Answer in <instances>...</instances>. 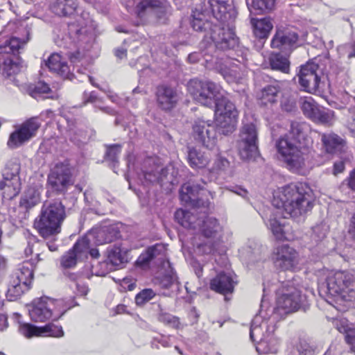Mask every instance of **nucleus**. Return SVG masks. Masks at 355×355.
I'll return each mask as SVG.
<instances>
[{
	"mask_svg": "<svg viewBox=\"0 0 355 355\" xmlns=\"http://www.w3.org/2000/svg\"><path fill=\"white\" fill-rule=\"evenodd\" d=\"M257 140L258 133L256 125L252 123L243 124L237 143L241 159L250 160L256 157L258 155Z\"/></svg>",
	"mask_w": 355,
	"mask_h": 355,
	"instance_id": "nucleus-12",
	"label": "nucleus"
},
{
	"mask_svg": "<svg viewBox=\"0 0 355 355\" xmlns=\"http://www.w3.org/2000/svg\"><path fill=\"white\" fill-rule=\"evenodd\" d=\"M24 42H21L19 38L13 37L6 41L3 45L0 46V56L15 58L19 49L24 44Z\"/></svg>",
	"mask_w": 355,
	"mask_h": 355,
	"instance_id": "nucleus-41",
	"label": "nucleus"
},
{
	"mask_svg": "<svg viewBox=\"0 0 355 355\" xmlns=\"http://www.w3.org/2000/svg\"><path fill=\"white\" fill-rule=\"evenodd\" d=\"M211 17L217 25L234 24L237 15L233 0H209Z\"/></svg>",
	"mask_w": 355,
	"mask_h": 355,
	"instance_id": "nucleus-15",
	"label": "nucleus"
},
{
	"mask_svg": "<svg viewBox=\"0 0 355 355\" xmlns=\"http://www.w3.org/2000/svg\"><path fill=\"white\" fill-rule=\"evenodd\" d=\"M188 161L192 168H201L208 164L210 157L201 150L192 148L188 151Z\"/></svg>",
	"mask_w": 355,
	"mask_h": 355,
	"instance_id": "nucleus-36",
	"label": "nucleus"
},
{
	"mask_svg": "<svg viewBox=\"0 0 355 355\" xmlns=\"http://www.w3.org/2000/svg\"><path fill=\"white\" fill-rule=\"evenodd\" d=\"M348 186L353 191H355V169L349 174L348 178Z\"/></svg>",
	"mask_w": 355,
	"mask_h": 355,
	"instance_id": "nucleus-64",
	"label": "nucleus"
},
{
	"mask_svg": "<svg viewBox=\"0 0 355 355\" xmlns=\"http://www.w3.org/2000/svg\"><path fill=\"white\" fill-rule=\"evenodd\" d=\"M236 277L234 272H220L210 283L211 290L221 294L231 293L236 284Z\"/></svg>",
	"mask_w": 355,
	"mask_h": 355,
	"instance_id": "nucleus-26",
	"label": "nucleus"
},
{
	"mask_svg": "<svg viewBox=\"0 0 355 355\" xmlns=\"http://www.w3.org/2000/svg\"><path fill=\"white\" fill-rule=\"evenodd\" d=\"M301 108L304 114L309 118L312 119L318 110V105L311 97H304L300 99Z\"/></svg>",
	"mask_w": 355,
	"mask_h": 355,
	"instance_id": "nucleus-49",
	"label": "nucleus"
},
{
	"mask_svg": "<svg viewBox=\"0 0 355 355\" xmlns=\"http://www.w3.org/2000/svg\"><path fill=\"white\" fill-rule=\"evenodd\" d=\"M191 24L193 30L198 32L205 33V37L200 45L201 48L205 45L206 42H209L208 38L210 32L214 29V26L217 25L211 15L207 16L205 13L193 11Z\"/></svg>",
	"mask_w": 355,
	"mask_h": 355,
	"instance_id": "nucleus-23",
	"label": "nucleus"
},
{
	"mask_svg": "<svg viewBox=\"0 0 355 355\" xmlns=\"http://www.w3.org/2000/svg\"><path fill=\"white\" fill-rule=\"evenodd\" d=\"M272 204L277 208L283 209L284 218H297L312 209V191L304 183L288 185L279 189L274 194Z\"/></svg>",
	"mask_w": 355,
	"mask_h": 355,
	"instance_id": "nucleus-1",
	"label": "nucleus"
},
{
	"mask_svg": "<svg viewBox=\"0 0 355 355\" xmlns=\"http://www.w3.org/2000/svg\"><path fill=\"white\" fill-rule=\"evenodd\" d=\"M275 330L274 321L264 320L261 315H256L252 321L250 331V339L257 342V350L263 353H275L277 339L272 336Z\"/></svg>",
	"mask_w": 355,
	"mask_h": 355,
	"instance_id": "nucleus-7",
	"label": "nucleus"
},
{
	"mask_svg": "<svg viewBox=\"0 0 355 355\" xmlns=\"http://www.w3.org/2000/svg\"><path fill=\"white\" fill-rule=\"evenodd\" d=\"M121 152V146L118 144H114L110 146L106 153L107 157L112 161L116 162L117 157Z\"/></svg>",
	"mask_w": 355,
	"mask_h": 355,
	"instance_id": "nucleus-57",
	"label": "nucleus"
},
{
	"mask_svg": "<svg viewBox=\"0 0 355 355\" xmlns=\"http://www.w3.org/2000/svg\"><path fill=\"white\" fill-rule=\"evenodd\" d=\"M85 21H83L82 19L78 20V25L80 26L76 30V34L80 40H83L85 36L92 38L94 29L93 21L89 19L87 13H84L82 17Z\"/></svg>",
	"mask_w": 355,
	"mask_h": 355,
	"instance_id": "nucleus-45",
	"label": "nucleus"
},
{
	"mask_svg": "<svg viewBox=\"0 0 355 355\" xmlns=\"http://www.w3.org/2000/svg\"><path fill=\"white\" fill-rule=\"evenodd\" d=\"M158 320L159 322H163L164 324L173 328H181V324L179 321V318L168 313L162 311L158 315Z\"/></svg>",
	"mask_w": 355,
	"mask_h": 355,
	"instance_id": "nucleus-52",
	"label": "nucleus"
},
{
	"mask_svg": "<svg viewBox=\"0 0 355 355\" xmlns=\"http://www.w3.org/2000/svg\"><path fill=\"white\" fill-rule=\"evenodd\" d=\"M313 232L318 239H322L326 236L327 228L325 225H318L313 228Z\"/></svg>",
	"mask_w": 355,
	"mask_h": 355,
	"instance_id": "nucleus-60",
	"label": "nucleus"
},
{
	"mask_svg": "<svg viewBox=\"0 0 355 355\" xmlns=\"http://www.w3.org/2000/svg\"><path fill=\"white\" fill-rule=\"evenodd\" d=\"M208 196H211V192L198 184L187 182L181 187V199L196 207H207L209 203Z\"/></svg>",
	"mask_w": 355,
	"mask_h": 355,
	"instance_id": "nucleus-19",
	"label": "nucleus"
},
{
	"mask_svg": "<svg viewBox=\"0 0 355 355\" xmlns=\"http://www.w3.org/2000/svg\"><path fill=\"white\" fill-rule=\"evenodd\" d=\"M333 324L339 332L343 334H346L348 330L352 328L345 318L334 320Z\"/></svg>",
	"mask_w": 355,
	"mask_h": 355,
	"instance_id": "nucleus-56",
	"label": "nucleus"
},
{
	"mask_svg": "<svg viewBox=\"0 0 355 355\" xmlns=\"http://www.w3.org/2000/svg\"><path fill=\"white\" fill-rule=\"evenodd\" d=\"M108 259L113 265L119 266L127 261L126 252L114 245L108 250Z\"/></svg>",
	"mask_w": 355,
	"mask_h": 355,
	"instance_id": "nucleus-48",
	"label": "nucleus"
},
{
	"mask_svg": "<svg viewBox=\"0 0 355 355\" xmlns=\"http://www.w3.org/2000/svg\"><path fill=\"white\" fill-rule=\"evenodd\" d=\"M71 183V169L67 164H57L51 169L48 177V184L52 190L64 192Z\"/></svg>",
	"mask_w": 355,
	"mask_h": 355,
	"instance_id": "nucleus-20",
	"label": "nucleus"
},
{
	"mask_svg": "<svg viewBox=\"0 0 355 355\" xmlns=\"http://www.w3.org/2000/svg\"><path fill=\"white\" fill-rule=\"evenodd\" d=\"M244 65L236 60H227L220 67V73L228 82H237L244 75Z\"/></svg>",
	"mask_w": 355,
	"mask_h": 355,
	"instance_id": "nucleus-28",
	"label": "nucleus"
},
{
	"mask_svg": "<svg viewBox=\"0 0 355 355\" xmlns=\"http://www.w3.org/2000/svg\"><path fill=\"white\" fill-rule=\"evenodd\" d=\"M76 286L78 293L80 295H86L87 294L88 291H89L88 287L82 281L78 280V282H76Z\"/></svg>",
	"mask_w": 355,
	"mask_h": 355,
	"instance_id": "nucleus-62",
	"label": "nucleus"
},
{
	"mask_svg": "<svg viewBox=\"0 0 355 355\" xmlns=\"http://www.w3.org/2000/svg\"><path fill=\"white\" fill-rule=\"evenodd\" d=\"M327 293L336 302L355 300V277L348 271L330 272L326 279Z\"/></svg>",
	"mask_w": 355,
	"mask_h": 355,
	"instance_id": "nucleus-5",
	"label": "nucleus"
},
{
	"mask_svg": "<svg viewBox=\"0 0 355 355\" xmlns=\"http://www.w3.org/2000/svg\"><path fill=\"white\" fill-rule=\"evenodd\" d=\"M46 65L51 71L67 78L69 77L70 69L66 59L58 53L51 54L46 61Z\"/></svg>",
	"mask_w": 355,
	"mask_h": 355,
	"instance_id": "nucleus-29",
	"label": "nucleus"
},
{
	"mask_svg": "<svg viewBox=\"0 0 355 355\" xmlns=\"http://www.w3.org/2000/svg\"><path fill=\"white\" fill-rule=\"evenodd\" d=\"M197 230L200 234L192 239L195 252L199 254H209L215 252L223 232V227L217 219L213 217L200 218V223L198 225Z\"/></svg>",
	"mask_w": 355,
	"mask_h": 355,
	"instance_id": "nucleus-4",
	"label": "nucleus"
},
{
	"mask_svg": "<svg viewBox=\"0 0 355 355\" xmlns=\"http://www.w3.org/2000/svg\"><path fill=\"white\" fill-rule=\"evenodd\" d=\"M192 137L194 140L208 149H213L217 143L215 126L204 120L198 119L193 125Z\"/></svg>",
	"mask_w": 355,
	"mask_h": 355,
	"instance_id": "nucleus-18",
	"label": "nucleus"
},
{
	"mask_svg": "<svg viewBox=\"0 0 355 355\" xmlns=\"http://www.w3.org/2000/svg\"><path fill=\"white\" fill-rule=\"evenodd\" d=\"M349 114L347 121L349 130L355 135V113L350 110H348Z\"/></svg>",
	"mask_w": 355,
	"mask_h": 355,
	"instance_id": "nucleus-61",
	"label": "nucleus"
},
{
	"mask_svg": "<svg viewBox=\"0 0 355 355\" xmlns=\"http://www.w3.org/2000/svg\"><path fill=\"white\" fill-rule=\"evenodd\" d=\"M275 0H251L248 3V9L251 14H263L273 9Z\"/></svg>",
	"mask_w": 355,
	"mask_h": 355,
	"instance_id": "nucleus-43",
	"label": "nucleus"
},
{
	"mask_svg": "<svg viewBox=\"0 0 355 355\" xmlns=\"http://www.w3.org/2000/svg\"><path fill=\"white\" fill-rule=\"evenodd\" d=\"M295 347L298 355H313L315 352L313 347L305 340H300Z\"/></svg>",
	"mask_w": 355,
	"mask_h": 355,
	"instance_id": "nucleus-55",
	"label": "nucleus"
},
{
	"mask_svg": "<svg viewBox=\"0 0 355 355\" xmlns=\"http://www.w3.org/2000/svg\"><path fill=\"white\" fill-rule=\"evenodd\" d=\"M322 141L327 151L330 153L341 151L345 146V140L334 133L323 134Z\"/></svg>",
	"mask_w": 355,
	"mask_h": 355,
	"instance_id": "nucleus-37",
	"label": "nucleus"
},
{
	"mask_svg": "<svg viewBox=\"0 0 355 355\" xmlns=\"http://www.w3.org/2000/svg\"><path fill=\"white\" fill-rule=\"evenodd\" d=\"M34 268L35 265L32 261H24L12 277L23 282L24 284L29 285L33 279Z\"/></svg>",
	"mask_w": 355,
	"mask_h": 355,
	"instance_id": "nucleus-35",
	"label": "nucleus"
},
{
	"mask_svg": "<svg viewBox=\"0 0 355 355\" xmlns=\"http://www.w3.org/2000/svg\"><path fill=\"white\" fill-rule=\"evenodd\" d=\"M210 32L208 41L204 48L205 55L210 53L215 49L220 51L233 49L239 45V38L234 31V24L215 25L214 29Z\"/></svg>",
	"mask_w": 355,
	"mask_h": 355,
	"instance_id": "nucleus-8",
	"label": "nucleus"
},
{
	"mask_svg": "<svg viewBox=\"0 0 355 355\" xmlns=\"http://www.w3.org/2000/svg\"><path fill=\"white\" fill-rule=\"evenodd\" d=\"M156 96L159 107L164 110H171L174 108L180 99L177 91L166 85L157 87Z\"/></svg>",
	"mask_w": 355,
	"mask_h": 355,
	"instance_id": "nucleus-25",
	"label": "nucleus"
},
{
	"mask_svg": "<svg viewBox=\"0 0 355 355\" xmlns=\"http://www.w3.org/2000/svg\"><path fill=\"white\" fill-rule=\"evenodd\" d=\"M345 169V164L343 161H338L334 164V175H336L338 173H342Z\"/></svg>",
	"mask_w": 355,
	"mask_h": 355,
	"instance_id": "nucleus-63",
	"label": "nucleus"
},
{
	"mask_svg": "<svg viewBox=\"0 0 355 355\" xmlns=\"http://www.w3.org/2000/svg\"><path fill=\"white\" fill-rule=\"evenodd\" d=\"M87 249V240H78L74 245L72 250L64 254L61 261V264L64 268H71L76 265L78 254L85 252Z\"/></svg>",
	"mask_w": 355,
	"mask_h": 355,
	"instance_id": "nucleus-31",
	"label": "nucleus"
},
{
	"mask_svg": "<svg viewBox=\"0 0 355 355\" xmlns=\"http://www.w3.org/2000/svg\"><path fill=\"white\" fill-rule=\"evenodd\" d=\"M187 90L196 103L208 107H212L221 96L220 87L210 81L192 79L187 84Z\"/></svg>",
	"mask_w": 355,
	"mask_h": 355,
	"instance_id": "nucleus-9",
	"label": "nucleus"
},
{
	"mask_svg": "<svg viewBox=\"0 0 355 355\" xmlns=\"http://www.w3.org/2000/svg\"><path fill=\"white\" fill-rule=\"evenodd\" d=\"M319 67L314 62H307L301 66L297 73L301 88L310 94L320 92V78L318 73Z\"/></svg>",
	"mask_w": 355,
	"mask_h": 355,
	"instance_id": "nucleus-16",
	"label": "nucleus"
},
{
	"mask_svg": "<svg viewBox=\"0 0 355 355\" xmlns=\"http://www.w3.org/2000/svg\"><path fill=\"white\" fill-rule=\"evenodd\" d=\"M214 119L216 126L224 135L234 131L239 112L234 103L222 96L214 103Z\"/></svg>",
	"mask_w": 355,
	"mask_h": 355,
	"instance_id": "nucleus-10",
	"label": "nucleus"
},
{
	"mask_svg": "<svg viewBox=\"0 0 355 355\" xmlns=\"http://www.w3.org/2000/svg\"><path fill=\"white\" fill-rule=\"evenodd\" d=\"M267 225L277 240L289 241L294 239V231L290 223L280 221L275 214L270 216Z\"/></svg>",
	"mask_w": 355,
	"mask_h": 355,
	"instance_id": "nucleus-27",
	"label": "nucleus"
},
{
	"mask_svg": "<svg viewBox=\"0 0 355 355\" xmlns=\"http://www.w3.org/2000/svg\"><path fill=\"white\" fill-rule=\"evenodd\" d=\"M272 259L277 268L282 271H291L299 264L300 255L293 248L282 245L275 249Z\"/></svg>",
	"mask_w": 355,
	"mask_h": 355,
	"instance_id": "nucleus-17",
	"label": "nucleus"
},
{
	"mask_svg": "<svg viewBox=\"0 0 355 355\" xmlns=\"http://www.w3.org/2000/svg\"><path fill=\"white\" fill-rule=\"evenodd\" d=\"M19 333L27 338L34 336H51L60 338L64 336L62 327L49 323L43 327H37L29 323L20 324Z\"/></svg>",
	"mask_w": 355,
	"mask_h": 355,
	"instance_id": "nucleus-22",
	"label": "nucleus"
},
{
	"mask_svg": "<svg viewBox=\"0 0 355 355\" xmlns=\"http://www.w3.org/2000/svg\"><path fill=\"white\" fill-rule=\"evenodd\" d=\"M118 235L119 232L114 227H95L83 239L87 240V249H89V243L92 241L98 245H103L113 241Z\"/></svg>",
	"mask_w": 355,
	"mask_h": 355,
	"instance_id": "nucleus-24",
	"label": "nucleus"
},
{
	"mask_svg": "<svg viewBox=\"0 0 355 355\" xmlns=\"http://www.w3.org/2000/svg\"><path fill=\"white\" fill-rule=\"evenodd\" d=\"M345 340L352 351H355V329L352 328L345 334Z\"/></svg>",
	"mask_w": 355,
	"mask_h": 355,
	"instance_id": "nucleus-58",
	"label": "nucleus"
},
{
	"mask_svg": "<svg viewBox=\"0 0 355 355\" xmlns=\"http://www.w3.org/2000/svg\"><path fill=\"white\" fill-rule=\"evenodd\" d=\"M298 40V35L293 31H277L271 45L273 48L287 49L293 46Z\"/></svg>",
	"mask_w": 355,
	"mask_h": 355,
	"instance_id": "nucleus-30",
	"label": "nucleus"
},
{
	"mask_svg": "<svg viewBox=\"0 0 355 355\" xmlns=\"http://www.w3.org/2000/svg\"><path fill=\"white\" fill-rule=\"evenodd\" d=\"M279 92V89L278 87L268 85L260 91L258 98L263 105L273 104L277 101Z\"/></svg>",
	"mask_w": 355,
	"mask_h": 355,
	"instance_id": "nucleus-42",
	"label": "nucleus"
},
{
	"mask_svg": "<svg viewBox=\"0 0 355 355\" xmlns=\"http://www.w3.org/2000/svg\"><path fill=\"white\" fill-rule=\"evenodd\" d=\"M51 92L49 85L44 82L40 81L37 83L34 89V94H48Z\"/></svg>",
	"mask_w": 355,
	"mask_h": 355,
	"instance_id": "nucleus-59",
	"label": "nucleus"
},
{
	"mask_svg": "<svg viewBox=\"0 0 355 355\" xmlns=\"http://www.w3.org/2000/svg\"><path fill=\"white\" fill-rule=\"evenodd\" d=\"M161 286L170 289L172 293H177L180 289V283L176 274L172 272L163 277L160 282Z\"/></svg>",
	"mask_w": 355,
	"mask_h": 355,
	"instance_id": "nucleus-50",
	"label": "nucleus"
},
{
	"mask_svg": "<svg viewBox=\"0 0 355 355\" xmlns=\"http://www.w3.org/2000/svg\"><path fill=\"white\" fill-rule=\"evenodd\" d=\"M155 293L150 288L141 291L135 297V302L137 305H142L153 299Z\"/></svg>",
	"mask_w": 355,
	"mask_h": 355,
	"instance_id": "nucleus-54",
	"label": "nucleus"
},
{
	"mask_svg": "<svg viewBox=\"0 0 355 355\" xmlns=\"http://www.w3.org/2000/svg\"><path fill=\"white\" fill-rule=\"evenodd\" d=\"M65 217V208L60 202H45L39 216L35 219L34 227L40 236L48 239L60 232Z\"/></svg>",
	"mask_w": 355,
	"mask_h": 355,
	"instance_id": "nucleus-3",
	"label": "nucleus"
},
{
	"mask_svg": "<svg viewBox=\"0 0 355 355\" xmlns=\"http://www.w3.org/2000/svg\"><path fill=\"white\" fill-rule=\"evenodd\" d=\"M20 69L21 64L19 57L0 56V71L3 76H10L17 73Z\"/></svg>",
	"mask_w": 355,
	"mask_h": 355,
	"instance_id": "nucleus-34",
	"label": "nucleus"
},
{
	"mask_svg": "<svg viewBox=\"0 0 355 355\" xmlns=\"http://www.w3.org/2000/svg\"><path fill=\"white\" fill-rule=\"evenodd\" d=\"M40 125L37 117L25 121L10 134L7 143L8 147L16 148L28 141L36 135Z\"/></svg>",
	"mask_w": 355,
	"mask_h": 355,
	"instance_id": "nucleus-14",
	"label": "nucleus"
},
{
	"mask_svg": "<svg viewBox=\"0 0 355 355\" xmlns=\"http://www.w3.org/2000/svg\"><path fill=\"white\" fill-rule=\"evenodd\" d=\"M139 175L143 183H155L163 180L166 175V171L159 164V159L155 157L146 159Z\"/></svg>",
	"mask_w": 355,
	"mask_h": 355,
	"instance_id": "nucleus-21",
	"label": "nucleus"
},
{
	"mask_svg": "<svg viewBox=\"0 0 355 355\" xmlns=\"http://www.w3.org/2000/svg\"><path fill=\"white\" fill-rule=\"evenodd\" d=\"M251 24L255 36L259 38L267 37L272 29L273 25L270 18L251 19Z\"/></svg>",
	"mask_w": 355,
	"mask_h": 355,
	"instance_id": "nucleus-38",
	"label": "nucleus"
},
{
	"mask_svg": "<svg viewBox=\"0 0 355 355\" xmlns=\"http://www.w3.org/2000/svg\"><path fill=\"white\" fill-rule=\"evenodd\" d=\"M166 252V247L162 243H157L148 248L146 253L139 256L137 262L140 264H145L159 255H164Z\"/></svg>",
	"mask_w": 355,
	"mask_h": 355,
	"instance_id": "nucleus-44",
	"label": "nucleus"
},
{
	"mask_svg": "<svg viewBox=\"0 0 355 355\" xmlns=\"http://www.w3.org/2000/svg\"><path fill=\"white\" fill-rule=\"evenodd\" d=\"M269 62L272 69L288 73L290 63L287 58L279 53H272Z\"/></svg>",
	"mask_w": 355,
	"mask_h": 355,
	"instance_id": "nucleus-46",
	"label": "nucleus"
},
{
	"mask_svg": "<svg viewBox=\"0 0 355 355\" xmlns=\"http://www.w3.org/2000/svg\"><path fill=\"white\" fill-rule=\"evenodd\" d=\"M20 164L18 162L8 163L3 173V180L0 182V190L4 199L11 200L16 197L21 188L19 178Z\"/></svg>",
	"mask_w": 355,
	"mask_h": 355,
	"instance_id": "nucleus-13",
	"label": "nucleus"
},
{
	"mask_svg": "<svg viewBox=\"0 0 355 355\" xmlns=\"http://www.w3.org/2000/svg\"><path fill=\"white\" fill-rule=\"evenodd\" d=\"M78 6L76 0H56L53 6V11L60 16L72 15Z\"/></svg>",
	"mask_w": 355,
	"mask_h": 355,
	"instance_id": "nucleus-40",
	"label": "nucleus"
},
{
	"mask_svg": "<svg viewBox=\"0 0 355 355\" xmlns=\"http://www.w3.org/2000/svg\"><path fill=\"white\" fill-rule=\"evenodd\" d=\"M305 300L306 297L297 288L285 283L277 290L276 310L280 314L296 311Z\"/></svg>",
	"mask_w": 355,
	"mask_h": 355,
	"instance_id": "nucleus-11",
	"label": "nucleus"
},
{
	"mask_svg": "<svg viewBox=\"0 0 355 355\" xmlns=\"http://www.w3.org/2000/svg\"><path fill=\"white\" fill-rule=\"evenodd\" d=\"M306 128V124L293 123L289 133L281 137L276 144L278 153L291 170L304 167L310 158L311 150L300 145Z\"/></svg>",
	"mask_w": 355,
	"mask_h": 355,
	"instance_id": "nucleus-2",
	"label": "nucleus"
},
{
	"mask_svg": "<svg viewBox=\"0 0 355 355\" xmlns=\"http://www.w3.org/2000/svg\"><path fill=\"white\" fill-rule=\"evenodd\" d=\"M28 285L24 284L23 282L11 277V279L9 283L8 288L7 291V297L10 300L14 301L19 297L24 291V289L27 288Z\"/></svg>",
	"mask_w": 355,
	"mask_h": 355,
	"instance_id": "nucleus-47",
	"label": "nucleus"
},
{
	"mask_svg": "<svg viewBox=\"0 0 355 355\" xmlns=\"http://www.w3.org/2000/svg\"><path fill=\"white\" fill-rule=\"evenodd\" d=\"M165 0H141L137 6V15L142 18L145 13L157 14L164 12Z\"/></svg>",
	"mask_w": 355,
	"mask_h": 355,
	"instance_id": "nucleus-32",
	"label": "nucleus"
},
{
	"mask_svg": "<svg viewBox=\"0 0 355 355\" xmlns=\"http://www.w3.org/2000/svg\"><path fill=\"white\" fill-rule=\"evenodd\" d=\"M282 108L286 112H292L295 108V98L289 92L283 94L280 101Z\"/></svg>",
	"mask_w": 355,
	"mask_h": 355,
	"instance_id": "nucleus-53",
	"label": "nucleus"
},
{
	"mask_svg": "<svg viewBox=\"0 0 355 355\" xmlns=\"http://www.w3.org/2000/svg\"><path fill=\"white\" fill-rule=\"evenodd\" d=\"M334 113L331 110H325L319 109L311 119L314 121H317L323 124L331 123L334 120Z\"/></svg>",
	"mask_w": 355,
	"mask_h": 355,
	"instance_id": "nucleus-51",
	"label": "nucleus"
},
{
	"mask_svg": "<svg viewBox=\"0 0 355 355\" xmlns=\"http://www.w3.org/2000/svg\"><path fill=\"white\" fill-rule=\"evenodd\" d=\"M175 219L182 227L191 230H197L200 223V218H197L193 213L182 209L175 211Z\"/></svg>",
	"mask_w": 355,
	"mask_h": 355,
	"instance_id": "nucleus-33",
	"label": "nucleus"
},
{
	"mask_svg": "<svg viewBox=\"0 0 355 355\" xmlns=\"http://www.w3.org/2000/svg\"><path fill=\"white\" fill-rule=\"evenodd\" d=\"M40 202V192L35 187H28L24 195L21 196L19 205L20 207L30 209L37 205Z\"/></svg>",
	"mask_w": 355,
	"mask_h": 355,
	"instance_id": "nucleus-39",
	"label": "nucleus"
},
{
	"mask_svg": "<svg viewBox=\"0 0 355 355\" xmlns=\"http://www.w3.org/2000/svg\"><path fill=\"white\" fill-rule=\"evenodd\" d=\"M69 309L63 300L42 297L34 300L29 305L28 313L33 321L44 322L51 319L58 320Z\"/></svg>",
	"mask_w": 355,
	"mask_h": 355,
	"instance_id": "nucleus-6",
	"label": "nucleus"
}]
</instances>
